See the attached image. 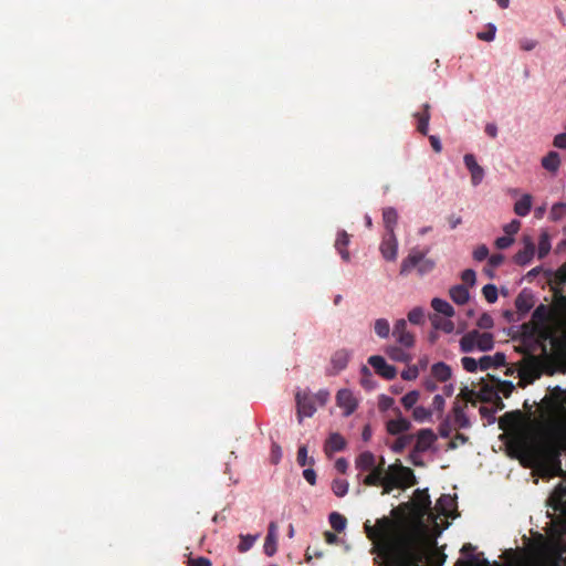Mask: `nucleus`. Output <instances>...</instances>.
<instances>
[{
  "label": "nucleus",
  "instance_id": "nucleus-1",
  "mask_svg": "<svg viewBox=\"0 0 566 566\" xmlns=\"http://www.w3.org/2000/svg\"><path fill=\"white\" fill-rule=\"evenodd\" d=\"M539 448L545 458L559 463L562 453L566 451V426L558 424L547 430Z\"/></svg>",
  "mask_w": 566,
  "mask_h": 566
},
{
  "label": "nucleus",
  "instance_id": "nucleus-2",
  "mask_svg": "<svg viewBox=\"0 0 566 566\" xmlns=\"http://www.w3.org/2000/svg\"><path fill=\"white\" fill-rule=\"evenodd\" d=\"M384 490L381 494H389L394 489H407L417 484L413 471L401 463L390 464L385 469Z\"/></svg>",
  "mask_w": 566,
  "mask_h": 566
},
{
  "label": "nucleus",
  "instance_id": "nucleus-3",
  "mask_svg": "<svg viewBox=\"0 0 566 566\" xmlns=\"http://www.w3.org/2000/svg\"><path fill=\"white\" fill-rule=\"evenodd\" d=\"M566 298V295L563 294L562 290L554 289L553 303L551 306L539 304L532 314L531 324L533 325H548V322H552L558 332H563V326L559 321V313L557 312V303L559 298Z\"/></svg>",
  "mask_w": 566,
  "mask_h": 566
},
{
  "label": "nucleus",
  "instance_id": "nucleus-4",
  "mask_svg": "<svg viewBox=\"0 0 566 566\" xmlns=\"http://www.w3.org/2000/svg\"><path fill=\"white\" fill-rule=\"evenodd\" d=\"M523 335L527 338H535L541 344L544 354L547 352L546 342H549L553 349V356L556 354L555 340L560 338V333L556 335L555 329L549 325H533L531 323H524L522 325Z\"/></svg>",
  "mask_w": 566,
  "mask_h": 566
},
{
  "label": "nucleus",
  "instance_id": "nucleus-5",
  "mask_svg": "<svg viewBox=\"0 0 566 566\" xmlns=\"http://www.w3.org/2000/svg\"><path fill=\"white\" fill-rule=\"evenodd\" d=\"M428 253L429 249H426L424 251L412 249L408 256L401 262L400 274L407 275L415 268L419 275L430 273L436 268V262L432 259L427 258Z\"/></svg>",
  "mask_w": 566,
  "mask_h": 566
},
{
  "label": "nucleus",
  "instance_id": "nucleus-6",
  "mask_svg": "<svg viewBox=\"0 0 566 566\" xmlns=\"http://www.w3.org/2000/svg\"><path fill=\"white\" fill-rule=\"evenodd\" d=\"M557 312L559 313L563 332L560 333V338L555 340L557 346L554 358L559 364L560 371L566 373V298H559V302L557 303Z\"/></svg>",
  "mask_w": 566,
  "mask_h": 566
},
{
  "label": "nucleus",
  "instance_id": "nucleus-7",
  "mask_svg": "<svg viewBox=\"0 0 566 566\" xmlns=\"http://www.w3.org/2000/svg\"><path fill=\"white\" fill-rule=\"evenodd\" d=\"M364 527H365L366 535H367V537L369 539L384 542L379 546V549L385 544H391L389 542V538H390L391 533H392L394 523H392V521L389 517L384 516V517L377 520L375 526H370L369 523L367 522V523H365Z\"/></svg>",
  "mask_w": 566,
  "mask_h": 566
},
{
  "label": "nucleus",
  "instance_id": "nucleus-8",
  "mask_svg": "<svg viewBox=\"0 0 566 566\" xmlns=\"http://www.w3.org/2000/svg\"><path fill=\"white\" fill-rule=\"evenodd\" d=\"M517 374L520 377L518 386L525 387L528 384H532L535 379L539 378V361L538 358L534 355H527L523 358L517 367Z\"/></svg>",
  "mask_w": 566,
  "mask_h": 566
},
{
  "label": "nucleus",
  "instance_id": "nucleus-9",
  "mask_svg": "<svg viewBox=\"0 0 566 566\" xmlns=\"http://www.w3.org/2000/svg\"><path fill=\"white\" fill-rule=\"evenodd\" d=\"M565 392L555 387L549 396H545L541 401V409L544 417H552L565 410Z\"/></svg>",
  "mask_w": 566,
  "mask_h": 566
},
{
  "label": "nucleus",
  "instance_id": "nucleus-10",
  "mask_svg": "<svg viewBox=\"0 0 566 566\" xmlns=\"http://www.w3.org/2000/svg\"><path fill=\"white\" fill-rule=\"evenodd\" d=\"M379 556L386 566H405V558L401 549L394 544H385L380 548Z\"/></svg>",
  "mask_w": 566,
  "mask_h": 566
},
{
  "label": "nucleus",
  "instance_id": "nucleus-11",
  "mask_svg": "<svg viewBox=\"0 0 566 566\" xmlns=\"http://www.w3.org/2000/svg\"><path fill=\"white\" fill-rule=\"evenodd\" d=\"M296 406L300 422H302L303 417H312L316 411L314 398L306 391L296 394Z\"/></svg>",
  "mask_w": 566,
  "mask_h": 566
},
{
  "label": "nucleus",
  "instance_id": "nucleus-12",
  "mask_svg": "<svg viewBox=\"0 0 566 566\" xmlns=\"http://www.w3.org/2000/svg\"><path fill=\"white\" fill-rule=\"evenodd\" d=\"M368 364L375 369V371L387 380H391L397 375V369L387 364L384 357L374 355L368 358Z\"/></svg>",
  "mask_w": 566,
  "mask_h": 566
},
{
  "label": "nucleus",
  "instance_id": "nucleus-13",
  "mask_svg": "<svg viewBox=\"0 0 566 566\" xmlns=\"http://www.w3.org/2000/svg\"><path fill=\"white\" fill-rule=\"evenodd\" d=\"M415 506V514L423 517L431 511V500L427 489H417L413 493L412 500Z\"/></svg>",
  "mask_w": 566,
  "mask_h": 566
},
{
  "label": "nucleus",
  "instance_id": "nucleus-14",
  "mask_svg": "<svg viewBox=\"0 0 566 566\" xmlns=\"http://www.w3.org/2000/svg\"><path fill=\"white\" fill-rule=\"evenodd\" d=\"M392 336L397 343L405 348H411L415 345V336L407 329V322L398 319L394 326Z\"/></svg>",
  "mask_w": 566,
  "mask_h": 566
},
{
  "label": "nucleus",
  "instance_id": "nucleus-15",
  "mask_svg": "<svg viewBox=\"0 0 566 566\" xmlns=\"http://www.w3.org/2000/svg\"><path fill=\"white\" fill-rule=\"evenodd\" d=\"M394 412L397 418L387 421V432L391 436H398L400 433L409 431L411 428V422L402 417L401 410L396 407L394 408Z\"/></svg>",
  "mask_w": 566,
  "mask_h": 566
},
{
  "label": "nucleus",
  "instance_id": "nucleus-16",
  "mask_svg": "<svg viewBox=\"0 0 566 566\" xmlns=\"http://www.w3.org/2000/svg\"><path fill=\"white\" fill-rule=\"evenodd\" d=\"M547 504L555 512H563L566 509V482H559L556 485L548 497Z\"/></svg>",
  "mask_w": 566,
  "mask_h": 566
},
{
  "label": "nucleus",
  "instance_id": "nucleus-17",
  "mask_svg": "<svg viewBox=\"0 0 566 566\" xmlns=\"http://www.w3.org/2000/svg\"><path fill=\"white\" fill-rule=\"evenodd\" d=\"M380 253L387 261H395L397 259L398 242L395 233H385L380 243Z\"/></svg>",
  "mask_w": 566,
  "mask_h": 566
},
{
  "label": "nucleus",
  "instance_id": "nucleus-18",
  "mask_svg": "<svg viewBox=\"0 0 566 566\" xmlns=\"http://www.w3.org/2000/svg\"><path fill=\"white\" fill-rule=\"evenodd\" d=\"M337 406L344 409L345 417L350 416L357 408V401L349 389H340L336 395Z\"/></svg>",
  "mask_w": 566,
  "mask_h": 566
},
{
  "label": "nucleus",
  "instance_id": "nucleus-19",
  "mask_svg": "<svg viewBox=\"0 0 566 566\" xmlns=\"http://www.w3.org/2000/svg\"><path fill=\"white\" fill-rule=\"evenodd\" d=\"M352 353L348 349L342 348L336 350L331 357V369L327 371L329 375H336L345 369L350 359Z\"/></svg>",
  "mask_w": 566,
  "mask_h": 566
},
{
  "label": "nucleus",
  "instance_id": "nucleus-20",
  "mask_svg": "<svg viewBox=\"0 0 566 566\" xmlns=\"http://www.w3.org/2000/svg\"><path fill=\"white\" fill-rule=\"evenodd\" d=\"M463 160L465 167L470 171L472 185H480L484 178V169L478 164L475 157L472 154L464 155Z\"/></svg>",
  "mask_w": 566,
  "mask_h": 566
},
{
  "label": "nucleus",
  "instance_id": "nucleus-21",
  "mask_svg": "<svg viewBox=\"0 0 566 566\" xmlns=\"http://www.w3.org/2000/svg\"><path fill=\"white\" fill-rule=\"evenodd\" d=\"M437 440V436L431 429H420L417 433V443L415 451L426 452Z\"/></svg>",
  "mask_w": 566,
  "mask_h": 566
},
{
  "label": "nucleus",
  "instance_id": "nucleus-22",
  "mask_svg": "<svg viewBox=\"0 0 566 566\" xmlns=\"http://www.w3.org/2000/svg\"><path fill=\"white\" fill-rule=\"evenodd\" d=\"M346 440L337 432L331 433L324 444V451L327 455L344 450Z\"/></svg>",
  "mask_w": 566,
  "mask_h": 566
},
{
  "label": "nucleus",
  "instance_id": "nucleus-23",
  "mask_svg": "<svg viewBox=\"0 0 566 566\" xmlns=\"http://www.w3.org/2000/svg\"><path fill=\"white\" fill-rule=\"evenodd\" d=\"M467 403L455 400L452 407L454 423L458 428L465 429L470 427V420L465 413Z\"/></svg>",
  "mask_w": 566,
  "mask_h": 566
},
{
  "label": "nucleus",
  "instance_id": "nucleus-24",
  "mask_svg": "<svg viewBox=\"0 0 566 566\" xmlns=\"http://www.w3.org/2000/svg\"><path fill=\"white\" fill-rule=\"evenodd\" d=\"M534 253L535 245L532 240L527 239L524 248L514 255V262L518 265H526L532 261Z\"/></svg>",
  "mask_w": 566,
  "mask_h": 566
},
{
  "label": "nucleus",
  "instance_id": "nucleus-25",
  "mask_svg": "<svg viewBox=\"0 0 566 566\" xmlns=\"http://www.w3.org/2000/svg\"><path fill=\"white\" fill-rule=\"evenodd\" d=\"M385 468L382 465H377L373 470H369V473L364 478L363 483L366 486H378L380 485L384 489L385 481Z\"/></svg>",
  "mask_w": 566,
  "mask_h": 566
},
{
  "label": "nucleus",
  "instance_id": "nucleus-26",
  "mask_svg": "<svg viewBox=\"0 0 566 566\" xmlns=\"http://www.w3.org/2000/svg\"><path fill=\"white\" fill-rule=\"evenodd\" d=\"M506 357L503 353H496L494 356H483L479 360L480 368L488 370L492 367L505 366Z\"/></svg>",
  "mask_w": 566,
  "mask_h": 566
},
{
  "label": "nucleus",
  "instance_id": "nucleus-27",
  "mask_svg": "<svg viewBox=\"0 0 566 566\" xmlns=\"http://www.w3.org/2000/svg\"><path fill=\"white\" fill-rule=\"evenodd\" d=\"M355 467L359 471H369L376 468V458L370 451L361 452L355 460Z\"/></svg>",
  "mask_w": 566,
  "mask_h": 566
},
{
  "label": "nucleus",
  "instance_id": "nucleus-28",
  "mask_svg": "<svg viewBox=\"0 0 566 566\" xmlns=\"http://www.w3.org/2000/svg\"><path fill=\"white\" fill-rule=\"evenodd\" d=\"M534 305L532 293L522 291L515 298V307L518 313L526 314Z\"/></svg>",
  "mask_w": 566,
  "mask_h": 566
},
{
  "label": "nucleus",
  "instance_id": "nucleus-29",
  "mask_svg": "<svg viewBox=\"0 0 566 566\" xmlns=\"http://www.w3.org/2000/svg\"><path fill=\"white\" fill-rule=\"evenodd\" d=\"M406 349L407 348L402 346L391 345L388 346L385 352L388 357L395 361L409 363L412 356Z\"/></svg>",
  "mask_w": 566,
  "mask_h": 566
},
{
  "label": "nucleus",
  "instance_id": "nucleus-30",
  "mask_svg": "<svg viewBox=\"0 0 566 566\" xmlns=\"http://www.w3.org/2000/svg\"><path fill=\"white\" fill-rule=\"evenodd\" d=\"M422 108V112L415 113L413 117L417 118L418 122V132L422 135H427L430 120V105L426 103L423 104Z\"/></svg>",
  "mask_w": 566,
  "mask_h": 566
},
{
  "label": "nucleus",
  "instance_id": "nucleus-31",
  "mask_svg": "<svg viewBox=\"0 0 566 566\" xmlns=\"http://www.w3.org/2000/svg\"><path fill=\"white\" fill-rule=\"evenodd\" d=\"M382 221L386 233H395V227L398 222L397 210L392 207L385 208L382 211Z\"/></svg>",
  "mask_w": 566,
  "mask_h": 566
},
{
  "label": "nucleus",
  "instance_id": "nucleus-32",
  "mask_svg": "<svg viewBox=\"0 0 566 566\" xmlns=\"http://www.w3.org/2000/svg\"><path fill=\"white\" fill-rule=\"evenodd\" d=\"M348 243H349V235L347 234V232L344 230L339 231L337 233V238L335 241V248L338 251V253L340 254L342 259L346 262L349 261V259H350L349 252L347 250Z\"/></svg>",
  "mask_w": 566,
  "mask_h": 566
},
{
  "label": "nucleus",
  "instance_id": "nucleus-33",
  "mask_svg": "<svg viewBox=\"0 0 566 566\" xmlns=\"http://www.w3.org/2000/svg\"><path fill=\"white\" fill-rule=\"evenodd\" d=\"M449 294L451 300L459 305H464L470 298L469 291L463 284L452 286Z\"/></svg>",
  "mask_w": 566,
  "mask_h": 566
},
{
  "label": "nucleus",
  "instance_id": "nucleus-34",
  "mask_svg": "<svg viewBox=\"0 0 566 566\" xmlns=\"http://www.w3.org/2000/svg\"><path fill=\"white\" fill-rule=\"evenodd\" d=\"M451 374H452L451 368L446 363L440 361V363L433 364L431 367V375L433 376V378L436 380L447 381L448 379L451 378Z\"/></svg>",
  "mask_w": 566,
  "mask_h": 566
},
{
  "label": "nucleus",
  "instance_id": "nucleus-35",
  "mask_svg": "<svg viewBox=\"0 0 566 566\" xmlns=\"http://www.w3.org/2000/svg\"><path fill=\"white\" fill-rule=\"evenodd\" d=\"M455 505L454 499L449 494H442L436 504V509L438 510L439 514L443 516H451V509Z\"/></svg>",
  "mask_w": 566,
  "mask_h": 566
},
{
  "label": "nucleus",
  "instance_id": "nucleus-36",
  "mask_svg": "<svg viewBox=\"0 0 566 566\" xmlns=\"http://www.w3.org/2000/svg\"><path fill=\"white\" fill-rule=\"evenodd\" d=\"M560 165V158L558 153L549 151L545 157L542 158V166L549 172L555 174Z\"/></svg>",
  "mask_w": 566,
  "mask_h": 566
},
{
  "label": "nucleus",
  "instance_id": "nucleus-37",
  "mask_svg": "<svg viewBox=\"0 0 566 566\" xmlns=\"http://www.w3.org/2000/svg\"><path fill=\"white\" fill-rule=\"evenodd\" d=\"M532 209V196L523 195L514 205V212L520 217H525Z\"/></svg>",
  "mask_w": 566,
  "mask_h": 566
},
{
  "label": "nucleus",
  "instance_id": "nucleus-38",
  "mask_svg": "<svg viewBox=\"0 0 566 566\" xmlns=\"http://www.w3.org/2000/svg\"><path fill=\"white\" fill-rule=\"evenodd\" d=\"M476 336H479L478 331H472L467 333L460 339V349L462 353H470L476 347Z\"/></svg>",
  "mask_w": 566,
  "mask_h": 566
},
{
  "label": "nucleus",
  "instance_id": "nucleus-39",
  "mask_svg": "<svg viewBox=\"0 0 566 566\" xmlns=\"http://www.w3.org/2000/svg\"><path fill=\"white\" fill-rule=\"evenodd\" d=\"M431 306L436 312L441 313L447 317H452L454 315L453 307L444 300L436 297L432 300Z\"/></svg>",
  "mask_w": 566,
  "mask_h": 566
},
{
  "label": "nucleus",
  "instance_id": "nucleus-40",
  "mask_svg": "<svg viewBox=\"0 0 566 566\" xmlns=\"http://www.w3.org/2000/svg\"><path fill=\"white\" fill-rule=\"evenodd\" d=\"M523 415L520 410L506 412L501 419H500V427L502 429H505L506 427H515L520 423Z\"/></svg>",
  "mask_w": 566,
  "mask_h": 566
},
{
  "label": "nucleus",
  "instance_id": "nucleus-41",
  "mask_svg": "<svg viewBox=\"0 0 566 566\" xmlns=\"http://www.w3.org/2000/svg\"><path fill=\"white\" fill-rule=\"evenodd\" d=\"M494 346L493 336L490 333H480L476 336V347L482 352L491 350Z\"/></svg>",
  "mask_w": 566,
  "mask_h": 566
},
{
  "label": "nucleus",
  "instance_id": "nucleus-42",
  "mask_svg": "<svg viewBox=\"0 0 566 566\" xmlns=\"http://www.w3.org/2000/svg\"><path fill=\"white\" fill-rule=\"evenodd\" d=\"M329 524L338 533L343 532L346 527L347 520L345 516L337 512H333L329 515Z\"/></svg>",
  "mask_w": 566,
  "mask_h": 566
},
{
  "label": "nucleus",
  "instance_id": "nucleus-43",
  "mask_svg": "<svg viewBox=\"0 0 566 566\" xmlns=\"http://www.w3.org/2000/svg\"><path fill=\"white\" fill-rule=\"evenodd\" d=\"M374 329L379 337L387 338L390 333L389 322L386 318H378L375 322Z\"/></svg>",
  "mask_w": 566,
  "mask_h": 566
},
{
  "label": "nucleus",
  "instance_id": "nucleus-44",
  "mask_svg": "<svg viewBox=\"0 0 566 566\" xmlns=\"http://www.w3.org/2000/svg\"><path fill=\"white\" fill-rule=\"evenodd\" d=\"M296 461L300 467H312L315 463L314 459L307 455V447L304 444L301 446L297 450Z\"/></svg>",
  "mask_w": 566,
  "mask_h": 566
},
{
  "label": "nucleus",
  "instance_id": "nucleus-45",
  "mask_svg": "<svg viewBox=\"0 0 566 566\" xmlns=\"http://www.w3.org/2000/svg\"><path fill=\"white\" fill-rule=\"evenodd\" d=\"M348 482L344 479H335L332 483V490L334 494L338 497H343L348 492Z\"/></svg>",
  "mask_w": 566,
  "mask_h": 566
},
{
  "label": "nucleus",
  "instance_id": "nucleus-46",
  "mask_svg": "<svg viewBox=\"0 0 566 566\" xmlns=\"http://www.w3.org/2000/svg\"><path fill=\"white\" fill-rule=\"evenodd\" d=\"M412 434H403L398 437L391 447L392 451L396 453H401L406 449V447L412 441Z\"/></svg>",
  "mask_w": 566,
  "mask_h": 566
},
{
  "label": "nucleus",
  "instance_id": "nucleus-47",
  "mask_svg": "<svg viewBox=\"0 0 566 566\" xmlns=\"http://www.w3.org/2000/svg\"><path fill=\"white\" fill-rule=\"evenodd\" d=\"M264 553L268 556H273L277 551V535H266L264 542Z\"/></svg>",
  "mask_w": 566,
  "mask_h": 566
},
{
  "label": "nucleus",
  "instance_id": "nucleus-48",
  "mask_svg": "<svg viewBox=\"0 0 566 566\" xmlns=\"http://www.w3.org/2000/svg\"><path fill=\"white\" fill-rule=\"evenodd\" d=\"M551 250V241L547 233H542L538 241V258L543 259Z\"/></svg>",
  "mask_w": 566,
  "mask_h": 566
},
{
  "label": "nucleus",
  "instance_id": "nucleus-49",
  "mask_svg": "<svg viewBox=\"0 0 566 566\" xmlns=\"http://www.w3.org/2000/svg\"><path fill=\"white\" fill-rule=\"evenodd\" d=\"M564 217H566V203H564V202L555 203L552 207L551 212H549L551 220L558 221V220L563 219Z\"/></svg>",
  "mask_w": 566,
  "mask_h": 566
},
{
  "label": "nucleus",
  "instance_id": "nucleus-50",
  "mask_svg": "<svg viewBox=\"0 0 566 566\" xmlns=\"http://www.w3.org/2000/svg\"><path fill=\"white\" fill-rule=\"evenodd\" d=\"M419 397H420V394L419 391L417 390H411L409 391L408 394H406L402 398H401V403L403 405V407L409 410L411 408L415 407V405L418 402L419 400Z\"/></svg>",
  "mask_w": 566,
  "mask_h": 566
},
{
  "label": "nucleus",
  "instance_id": "nucleus-51",
  "mask_svg": "<svg viewBox=\"0 0 566 566\" xmlns=\"http://www.w3.org/2000/svg\"><path fill=\"white\" fill-rule=\"evenodd\" d=\"M258 536H253V535H240V543L238 545V551L240 553H245L248 552L254 544V542L256 541Z\"/></svg>",
  "mask_w": 566,
  "mask_h": 566
},
{
  "label": "nucleus",
  "instance_id": "nucleus-52",
  "mask_svg": "<svg viewBox=\"0 0 566 566\" xmlns=\"http://www.w3.org/2000/svg\"><path fill=\"white\" fill-rule=\"evenodd\" d=\"M482 294L489 303H495L497 300V287L494 284H486L482 289Z\"/></svg>",
  "mask_w": 566,
  "mask_h": 566
},
{
  "label": "nucleus",
  "instance_id": "nucleus-53",
  "mask_svg": "<svg viewBox=\"0 0 566 566\" xmlns=\"http://www.w3.org/2000/svg\"><path fill=\"white\" fill-rule=\"evenodd\" d=\"M447 556L443 553L438 551H433L429 553L427 559L430 566H442L446 562Z\"/></svg>",
  "mask_w": 566,
  "mask_h": 566
},
{
  "label": "nucleus",
  "instance_id": "nucleus-54",
  "mask_svg": "<svg viewBox=\"0 0 566 566\" xmlns=\"http://www.w3.org/2000/svg\"><path fill=\"white\" fill-rule=\"evenodd\" d=\"M408 319L412 324H421L424 321V313L421 307H415L408 313Z\"/></svg>",
  "mask_w": 566,
  "mask_h": 566
},
{
  "label": "nucleus",
  "instance_id": "nucleus-55",
  "mask_svg": "<svg viewBox=\"0 0 566 566\" xmlns=\"http://www.w3.org/2000/svg\"><path fill=\"white\" fill-rule=\"evenodd\" d=\"M412 417L416 421L422 422L431 417V411L422 406L413 408Z\"/></svg>",
  "mask_w": 566,
  "mask_h": 566
},
{
  "label": "nucleus",
  "instance_id": "nucleus-56",
  "mask_svg": "<svg viewBox=\"0 0 566 566\" xmlns=\"http://www.w3.org/2000/svg\"><path fill=\"white\" fill-rule=\"evenodd\" d=\"M463 368L469 373H475L480 367L479 361H476L473 357L464 356L461 359Z\"/></svg>",
  "mask_w": 566,
  "mask_h": 566
},
{
  "label": "nucleus",
  "instance_id": "nucleus-57",
  "mask_svg": "<svg viewBox=\"0 0 566 566\" xmlns=\"http://www.w3.org/2000/svg\"><path fill=\"white\" fill-rule=\"evenodd\" d=\"M495 32H496V27L492 23H489L486 31L478 33V39L482 40V41L490 42L494 39Z\"/></svg>",
  "mask_w": 566,
  "mask_h": 566
},
{
  "label": "nucleus",
  "instance_id": "nucleus-58",
  "mask_svg": "<svg viewBox=\"0 0 566 566\" xmlns=\"http://www.w3.org/2000/svg\"><path fill=\"white\" fill-rule=\"evenodd\" d=\"M493 318L490 314L483 313L478 319V326L483 329H490L493 327Z\"/></svg>",
  "mask_w": 566,
  "mask_h": 566
},
{
  "label": "nucleus",
  "instance_id": "nucleus-59",
  "mask_svg": "<svg viewBox=\"0 0 566 566\" xmlns=\"http://www.w3.org/2000/svg\"><path fill=\"white\" fill-rule=\"evenodd\" d=\"M282 459V449L279 443L273 442L271 446V462L277 464Z\"/></svg>",
  "mask_w": 566,
  "mask_h": 566
},
{
  "label": "nucleus",
  "instance_id": "nucleus-60",
  "mask_svg": "<svg viewBox=\"0 0 566 566\" xmlns=\"http://www.w3.org/2000/svg\"><path fill=\"white\" fill-rule=\"evenodd\" d=\"M461 279L464 282V284H468L470 286H473L476 281L475 272L471 269L464 270L461 274Z\"/></svg>",
  "mask_w": 566,
  "mask_h": 566
},
{
  "label": "nucleus",
  "instance_id": "nucleus-61",
  "mask_svg": "<svg viewBox=\"0 0 566 566\" xmlns=\"http://www.w3.org/2000/svg\"><path fill=\"white\" fill-rule=\"evenodd\" d=\"M489 256V249L486 245L482 244V245H479L474 251H473V258L474 260L476 261H483L485 260L486 258Z\"/></svg>",
  "mask_w": 566,
  "mask_h": 566
},
{
  "label": "nucleus",
  "instance_id": "nucleus-62",
  "mask_svg": "<svg viewBox=\"0 0 566 566\" xmlns=\"http://www.w3.org/2000/svg\"><path fill=\"white\" fill-rule=\"evenodd\" d=\"M521 228V222L518 220H512L510 223L504 226V232L506 235L512 237L517 233Z\"/></svg>",
  "mask_w": 566,
  "mask_h": 566
},
{
  "label": "nucleus",
  "instance_id": "nucleus-63",
  "mask_svg": "<svg viewBox=\"0 0 566 566\" xmlns=\"http://www.w3.org/2000/svg\"><path fill=\"white\" fill-rule=\"evenodd\" d=\"M554 281L557 285L566 283V263L563 264L554 274Z\"/></svg>",
  "mask_w": 566,
  "mask_h": 566
},
{
  "label": "nucleus",
  "instance_id": "nucleus-64",
  "mask_svg": "<svg viewBox=\"0 0 566 566\" xmlns=\"http://www.w3.org/2000/svg\"><path fill=\"white\" fill-rule=\"evenodd\" d=\"M554 554L556 558L559 560L563 558V555L566 553V543H563L562 539H558L553 547Z\"/></svg>",
  "mask_w": 566,
  "mask_h": 566
}]
</instances>
